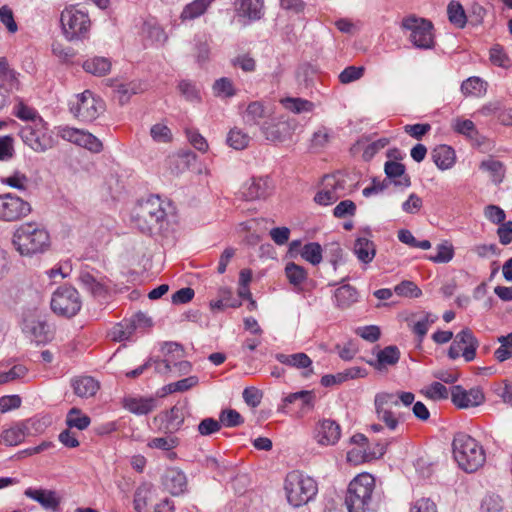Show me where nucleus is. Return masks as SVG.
<instances>
[{
	"instance_id": "52",
	"label": "nucleus",
	"mask_w": 512,
	"mask_h": 512,
	"mask_svg": "<svg viewBox=\"0 0 512 512\" xmlns=\"http://www.w3.org/2000/svg\"><path fill=\"white\" fill-rule=\"evenodd\" d=\"M498 342L500 347L496 349L494 355L499 362H504L512 356V332L498 337Z\"/></svg>"
},
{
	"instance_id": "32",
	"label": "nucleus",
	"mask_w": 512,
	"mask_h": 512,
	"mask_svg": "<svg viewBox=\"0 0 512 512\" xmlns=\"http://www.w3.org/2000/svg\"><path fill=\"white\" fill-rule=\"evenodd\" d=\"M432 160L441 170L450 169L455 163V151L448 145H439L431 153Z\"/></svg>"
},
{
	"instance_id": "31",
	"label": "nucleus",
	"mask_w": 512,
	"mask_h": 512,
	"mask_svg": "<svg viewBox=\"0 0 512 512\" xmlns=\"http://www.w3.org/2000/svg\"><path fill=\"white\" fill-rule=\"evenodd\" d=\"M270 189V182L267 178L252 179L244 188L243 196L246 200L265 198L270 193Z\"/></svg>"
},
{
	"instance_id": "27",
	"label": "nucleus",
	"mask_w": 512,
	"mask_h": 512,
	"mask_svg": "<svg viewBox=\"0 0 512 512\" xmlns=\"http://www.w3.org/2000/svg\"><path fill=\"white\" fill-rule=\"evenodd\" d=\"M19 76L20 74L10 67L5 58H0V83L8 86L11 93H17L22 89Z\"/></svg>"
},
{
	"instance_id": "1",
	"label": "nucleus",
	"mask_w": 512,
	"mask_h": 512,
	"mask_svg": "<svg viewBox=\"0 0 512 512\" xmlns=\"http://www.w3.org/2000/svg\"><path fill=\"white\" fill-rule=\"evenodd\" d=\"M169 203L158 195H151L139 200L131 212V221L134 226L145 234H152L162 229L167 220Z\"/></svg>"
},
{
	"instance_id": "26",
	"label": "nucleus",
	"mask_w": 512,
	"mask_h": 512,
	"mask_svg": "<svg viewBox=\"0 0 512 512\" xmlns=\"http://www.w3.org/2000/svg\"><path fill=\"white\" fill-rule=\"evenodd\" d=\"M153 490L149 484H141L134 493V509L136 512H152Z\"/></svg>"
},
{
	"instance_id": "43",
	"label": "nucleus",
	"mask_w": 512,
	"mask_h": 512,
	"mask_svg": "<svg viewBox=\"0 0 512 512\" xmlns=\"http://www.w3.org/2000/svg\"><path fill=\"white\" fill-rule=\"evenodd\" d=\"M438 317L430 312H422L413 323L412 331L417 335L419 342L426 336L429 327L437 321Z\"/></svg>"
},
{
	"instance_id": "22",
	"label": "nucleus",
	"mask_w": 512,
	"mask_h": 512,
	"mask_svg": "<svg viewBox=\"0 0 512 512\" xmlns=\"http://www.w3.org/2000/svg\"><path fill=\"white\" fill-rule=\"evenodd\" d=\"M341 436L340 425L332 419H322L315 427L314 438L321 446L335 445Z\"/></svg>"
},
{
	"instance_id": "23",
	"label": "nucleus",
	"mask_w": 512,
	"mask_h": 512,
	"mask_svg": "<svg viewBox=\"0 0 512 512\" xmlns=\"http://www.w3.org/2000/svg\"><path fill=\"white\" fill-rule=\"evenodd\" d=\"M79 282L81 287L95 300L100 303L106 301L109 289L103 281L97 279L92 273L89 271H81Z\"/></svg>"
},
{
	"instance_id": "30",
	"label": "nucleus",
	"mask_w": 512,
	"mask_h": 512,
	"mask_svg": "<svg viewBox=\"0 0 512 512\" xmlns=\"http://www.w3.org/2000/svg\"><path fill=\"white\" fill-rule=\"evenodd\" d=\"M479 169L487 173L490 180L496 185L502 183L505 178V165L492 157L483 160L479 165Z\"/></svg>"
},
{
	"instance_id": "54",
	"label": "nucleus",
	"mask_w": 512,
	"mask_h": 512,
	"mask_svg": "<svg viewBox=\"0 0 512 512\" xmlns=\"http://www.w3.org/2000/svg\"><path fill=\"white\" fill-rule=\"evenodd\" d=\"M394 292L398 296L409 297V298H418L422 295L421 290L417 287V285L412 281H402L394 287Z\"/></svg>"
},
{
	"instance_id": "49",
	"label": "nucleus",
	"mask_w": 512,
	"mask_h": 512,
	"mask_svg": "<svg viewBox=\"0 0 512 512\" xmlns=\"http://www.w3.org/2000/svg\"><path fill=\"white\" fill-rule=\"evenodd\" d=\"M250 137L238 128H233L229 131L227 136V143L230 147L236 150H242L249 144Z\"/></svg>"
},
{
	"instance_id": "46",
	"label": "nucleus",
	"mask_w": 512,
	"mask_h": 512,
	"mask_svg": "<svg viewBox=\"0 0 512 512\" xmlns=\"http://www.w3.org/2000/svg\"><path fill=\"white\" fill-rule=\"evenodd\" d=\"M300 255L312 265H318L322 261V247L317 242L307 243L302 247Z\"/></svg>"
},
{
	"instance_id": "24",
	"label": "nucleus",
	"mask_w": 512,
	"mask_h": 512,
	"mask_svg": "<svg viewBox=\"0 0 512 512\" xmlns=\"http://www.w3.org/2000/svg\"><path fill=\"white\" fill-rule=\"evenodd\" d=\"M163 485L172 495H180L187 489V478L178 468H169L163 476Z\"/></svg>"
},
{
	"instance_id": "59",
	"label": "nucleus",
	"mask_w": 512,
	"mask_h": 512,
	"mask_svg": "<svg viewBox=\"0 0 512 512\" xmlns=\"http://www.w3.org/2000/svg\"><path fill=\"white\" fill-rule=\"evenodd\" d=\"M178 89L186 100L195 102L200 100V89L191 81L182 80L178 84Z\"/></svg>"
},
{
	"instance_id": "37",
	"label": "nucleus",
	"mask_w": 512,
	"mask_h": 512,
	"mask_svg": "<svg viewBox=\"0 0 512 512\" xmlns=\"http://www.w3.org/2000/svg\"><path fill=\"white\" fill-rule=\"evenodd\" d=\"M461 92L465 97H483L487 92V82L477 76L469 77L462 82Z\"/></svg>"
},
{
	"instance_id": "6",
	"label": "nucleus",
	"mask_w": 512,
	"mask_h": 512,
	"mask_svg": "<svg viewBox=\"0 0 512 512\" xmlns=\"http://www.w3.org/2000/svg\"><path fill=\"white\" fill-rule=\"evenodd\" d=\"M401 28L415 48L434 49L436 45L434 26L430 20L410 15L402 19Z\"/></svg>"
},
{
	"instance_id": "44",
	"label": "nucleus",
	"mask_w": 512,
	"mask_h": 512,
	"mask_svg": "<svg viewBox=\"0 0 512 512\" xmlns=\"http://www.w3.org/2000/svg\"><path fill=\"white\" fill-rule=\"evenodd\" d=\"M448 19L451 24L458 28H463L467 22V16L465 14L463 6L456 1H451L447 7Z\"/></svg>"
},
{
	"instance_id": "29",
	"label": "nucleus",
	"mask_w": 512,
	"mask_h": 512,
	"mask_svg": "<svg viewBox=\"0 0 512 512\" xmlns=\"http://www.w3.org/2000/svg\"><path fill=\"white\" fill-rule=\"evenodd\" d=\"M333 298L337 308L346 309L358 301V292L355 287L345 284L334 291Z\"/></svg>"
},
{
	"instance_id": "13",
	"label": "nucleus",
	"mask_w": 512,
	"mask_h": 512,
	"mask_svg": "<svg viewBox=\"0 0 512 512\" xmlns=\"http://www.w3.org/2000/svg\"><path fill=\"white\" fill-rule=\"evenodd\" d=\"M479 346L478 340L469 328H465L456 334L448 350L450 359L455 360L463 356L466 362L476 357V350Z\"/></svg>"
},
{
	"instance_id": "17",
	"label": "nucleus",
	"mask_w": 512,
	"mask_h": 512,
	"mask_svg": "<svg viewBox=\"0 0 512 512\" xmlns=\"http://www.w3.org/2000/svg\"><path fill=\"white\" fill-rule=\"evenodd\" d=\"M59 134L62 139L84 147L93 153H99L103 149L102 142L88 131L64 127L60 130Z\"/></svg>"
},
{
	"instance_id": "40",
	"label": "nucleus",
	"mask_w": 512,
	"mask_h": 512,
	"mask_svg": "<svg viewBox=\"0 0 512 512\" xmlns=\"http://www.w3.org/2000/svg\"><path fill=\"white\" fill-rule=\"evenodd\" d=\"M83 69L94 76H105L111 70V61L106 57L95 56L84 61Z\"/></svg>"
},
{
	"instance_id": "42",
	"label": "nucleus",
	"mask_w": 512,
	"mask_h": 512,
	"mask_svg": "<svg viewBox=\"0 0 512 512\" xmlns=\"http://www.w3.org/2000/svg\"><path fill=\"white\" fill-rule=\"evenodd\" d=\"M275 358L278 362L297 369H307L310 368L312 365V360L310 359V357L303 352L290 355L277 353L275 355Z\"/></svg>"
},
{
	"instance_id": "39",
	"label": "nucleus",
	"mask_w": 512,
	"mask_h": 512,
	"mask_svg": "<svg viewBox=\"0 0 512 512\" xmlns=\"http://www.w3.org/2000/svg\"><path fill=\"white\" fill-rule=\"evenodd\" d=\"M353 251L358 260L365 264L370 263L376 254L374 243L365 237L355 240Z\"/></svg>"
},
{
	"instance_id": "14",
	"label": "nucleus",
	"mask_w": 512,
	"mask_h": 512,
	"mask_svg": "<svg viewBox=\"0 0 512 512\" xmlns=\"http://www.w3.org/2000/svg\"><path fill=\"white\" fill-rule=\"evenodd\" d=\"M344 189V181L342 179L336 175H326L323 177L319 190L314 196V201L322 206L331 205L345 195Z\"/></svg>"
},
{
	"instance_id": "4",
	"label": "nucleus",
	"mask_w": 512,
	"mask_h": 512,
	"mask_svg": "<svg viewBox=\"0 0 512 512\" xmlns=\"http://www.w3.org/2000/svg\"><path fill=\"white\" fill-rule=\"evenodd\" d=\"M452 447L454 459L465 472L477 471L486 461V454L482 445L468 434H456Z\"/></svg>"
},
{
	"instance_id": "20",
	"label": "nucleus",
	"mask_w": 512,
	"mask_h": 512,
	"mask_svg": "<svg viewBox=\"0 0 512 512\" xmlns=\"http://www.w3.org/2000/svg\"><path fill=\"white\" fill-rule=\"evenodd\" d=\"M24 495L37 502L44 510L56 512L62 501L61 495L50 489L29 487L24 491Z\"/></svg>"
},
{
	"instance_id": "56",
	"label": "nucleus",
	"mask_w": 512,
	"mask_h": 512,
	"mask_svg": "<svg viewBox=\"0 0 512 512\" xmlns=\"http://www.w3.org/2000/svg\"><path fill=\"white\" fill-rule=\"evenodd\" d=\"M164 358L173 359L172 365L185 356V350L182 345L177 342H165L161 348Z\"/></svg>"
},
{
	"instance_id": "38",
	"label": "nucleus",
	"mask_w": 512,
	"mask_h": 512,
	"mask_svg": "<svg viewBox=\"0 0 512 512\" xmlns=\"http://www.w3.org/2000/svg\"><path fill=\"white\" fill-rule=\"evenodd\" d=\"M285 276L294 289L300 291L308 278V273L304 267L288 262L285 266Z\"/></svg>"
},
{
	"instance_id": "3",
	"label": "nucleus",
	"mask_w": 512,
	"mask_h": 512,
	"mask_svg": "<svg viewBox=\"0 0 512 512\" xmlns=\"http://www.w3.org/2000/svg\"><path fill=\"white\" fill-rule=\"evenodd\" d=\"M15 249L22 256H33L44 253L50 246L49 233L35 222L19 225L12 237Z\"/></svg>"
},
{
	"instance_id": "64",
	"label": "nucleus",
	"mask_w": 512,
	"mask_h": 512,
	"mask_svg": "<svg viewBox=\"0 0 512 512\" xmlns=\"http://www.w3.org/2000/svg\"><path fill=\"white\" fill-rule=\"evenodd\" d=\"M410 512H438L437 506L430 498L415 500L410 507Z\"/></svg>"
},
{
	"instance_id": "12",
	"label": "nucleus",
	"mask_w": 512,
	"mask_h": 512,
	"mask_svg": "<svg viewBox=\"0 0 512 512\" xmlns=\"http://www.w3.org/2000/svg\"><path fill=\"white\" fill-rule=\"evenodd\" d=\"M31 211V204L21 197L13 193L0 195V221H19L27 217Z\"/></svg>"
},
{
	"instance_id": "41",
	"label": "nucleus",
	"mask_w": 512,
	"mask_h": 512,
	"mask_svg": "<svg viewBox=\"0 0 512 512\" xmlns=\"http://www.w3.org/2000/svg\"><path fill=\"white\" fill-rule=\"evenodd\" d=\"M215 0H194L187 4L180 15L182 21L194 20L202 16Z\"/></svg>"
},
{
	"instance_id": "21",
	"label": "nucleus",
	"mask_w": 512,
	"mask_h": 512,
	"mask_svg": "<svg viewBox=\"0 0 512 512\" xmlns=\"http://www.w3.org/2000/svg\"><path fill=\"white\" fill-rule=\"evenodd\" d=\"M451 400L455 406L463 409L481 405L485 400V396L480 388L465 390L457 385L452 387Z\"/></svg>"
},
{
	"instance_id": "8",
	"label": "nucleus",
	"mask_w": 512,
	"mask_h": 512,
	"mask_svg": "<svg viewBox=\"0 0 512 512\" xmlns=\"http://www.w3.org/2000/svg\"><path fill=\"white\" fill-rule=\"evenodd\" d=\"M50 307L56 315L68 319L72 318L81 310V296L72 286L58 287L51 296Z\"/></svg>"
},
{
	"instance_id": "28",
	"label": "nucleus",
	"mask_w": 512,
	"mask_h": 512,
	"mask_svg": "<svg viewBox=\"0 0 512 512\" xmlns=\"http://www.w3.org/2000/svg\"><path fill=\"white\" fill-rule=\"evenodd\" d=\"M400 359V351L397 346L390 345L380 350L377 353V358L374 361H368L376 370H383L387 366L395 365Z\"/></svg>"
},
{
	"instance_id": "25",
	"label": "nucleus",
	"mask_w": 512,
	"mask_h": 512,
	"mask_svg": "<svg viewBox=\"0 0 512 512\" xmlns=\"http://www.w3.org/2000/svg\"><path fill=\"white\" fill-rule=\"evenodd\" d=\"M125 409L136 415H146L156 408V399L153 397H128L123 400Z\"/></svg>"
},
{
	"instance_id": "11",
	"label": "nucleus",
	"mask_w": 512,
	"mask_h": 512,
	"mask_svg": "<svg viewBox=\"0 0 512 512\" xmlns=\"http://www.w3.org/2000/svg\"><path fill=\"white\" fill-rule=\"evenodd\" d=\"M152 326V320L146 314L140 312L130 319H124L113 326L110 336L114 341H126L132 339L134 334H143Z\"/></svg>"
},
{
	"instance_id": "62",
	"label": "nucleus",
	"mask_w": 512,
	"mask_h": 512,
	"mask_svg": "<svg viewBox=\"0 0 512 512\" xmlns=\"http://www.w3.org/2000/svg\"><path fill=\"white\" fill-rule=\"evenodd\" d=\"M452 127L457 133L470 138H473L477 132L474 123L469 119L456 118L452 122Z\"/></svg>"
},
{
	"instance_id": "33",
	"label": "nucleus",
	"mask_w": 512,
	"mask_h": 512,
	"mask_svg": "<svg viewBox=\"0 0 512 512\" xmlns=\"http://www.w3.org/2000/svg\"><path fill=\"white\" fill-rule=\"evenodd\" d=\"M74 393L81 398L92 397L99 389V383L90 376H82L72 381Z\"/></svg>"
},
{
	"instance_id": "16",
	"label": "nucleus",
	"mask_w": 512,
	"mask_h": 512,
	"mask_svg": "<svg viewBox=\"0 0 512 512\" xmlns=\"http://www.w3.org/2000/svg\"><path fill=\"white\" fill-rule=\"evenodd\" d=\"M22 332L38 343L47 342L51 338L49 326L44 317L36 312H29L22 322Z\"/></svg>"
},
{
	"instance_id": "45",
	"label": "nucleus",
	"mask_w": 512,
	"mask_h": 512,
	"mask_svg": "<svg viewBox=\"0 0 512 512\" xmlns=\"http://www.w3.org/2000/svg\"><path fill=\"white\" fill-rule=\"evenodd\" d=\"M90 417L82 414L78 408H71L66 416V424L68 428H76L85 430L90 425Z\"/></svg>"
},
{
	"instance_id": "63",
	"label": "nucleus",
	"mask_w": 512,
	"mask_h": 512,
	"mask_svg": "<svg viewBox=\"0 0 512 512\" xmlns=\"http://www.w3.org/2000/svg\"><path fill=\"white\" fill-rule=\"evenodd\" d=\"M221 425L226 427H237L244 422L239 412L233 409L223 410L219 418Z\"/></svg>"
},
{
	"instance_id": "5",
	"label": "nucleus",
	"mask_w": 512,
	"mask_h": 512,
	"mask_svg": "<svg viewBox=\"0 0 512 512\" xmlns=\"http://www.w3.org/2000/svg\"><path fill=\"white\" fill-rule=\"evenodd\" d=\"M284 489L289 504L300 507L316 496L318 485L312 477L295 470L287 474Z\"/></svg>"
},
{
	"instance_id": "55",
	"label": "nucleus",
	"mask_w": 512,
	"mask_h": 512,
	"mask_svg": "<svg viewBox=\"0 0 512 512\" xmlns=\"http://www.w3.org/2000/svg\"><path fill=\"white\" fill-rule=\"evenodd\" d=\"M1 182L11 188L23 191L28 187L29 179L24 173L16 171L11 175L2 178Z\"/></svg>"
},
{
	"instance_id": "60",
	"label": "nucleus",
	"mask_w": 512,
	"mask_h": 512,
	"mask_svg": "<svg viewBox=\"0 0 512 512\" xmlns=\"http://www.w3.org/2000/svg\"><path fill=\"white\" fill-rule=\"evenodd\" d=\"M493 391L501 398L503 403L512 406V382L509 380H503L494 385Z\"/></svg>"
},
{
	"instance_id": "2",
	"label": "nucleus",
	"mask_w": 512,
	"mask_h": 512,
	"mask_svg": "<svg viewBox=\"0 0 512 512\" xmlns=\"http://www.w3.org/2000/svg\"><path fill=\"white\" fill-rule=\"evenodd\" d=\"M375 479L371 474L361 473L348 485L345 504L348 512H376L380 496L375 492Z\"/></svg>"
},
{
	"instance_id": "47",
	"label": "nucleus",
	"mask_w": 512,
	"mask_h": 512,
	"mask_svg": "<svg viewBox=\"0 0 512 512\" xmlns=\"http://www.w3.org/2000/svg\"><path fill=\"white\" fill-rule=\"evenodd\" d=\"M140 91H142L141 84L135 81L118 84L115 88V93L122 105L127 103L132 95Z\"/></svg>"
},
{
	"instance_id": "36",
	"label": "nucleus",
	"mask_w": 512,
	"mask_h": 512,
	"mask_svg": "<svg viewBox=\"0 0 512 512\" xmlns=\"http://www.w3.org/2000/svg\"><path fill=\"white\" fill-rule=\"evenodd\" d=\"M385 173L389 179H393L394 184L397 186L409 187L411 185L410 177L405 174V166L402 163L386 162Z\"/></svg>"
},
{
	"instance_id": "57",
	"label": "nucleus",
	"mask_w": 512,
	"mask_h": 512,
	"mask_svg": "<svg viewBox=\"0 0 512 512\" xmlns=\"http://www.w3.org/2000/svg\"><path fill=\"white\" fill-rule=\"evenodd\" d=\"M490 61L499 67L509 68L511 66V61L508 55L505 53L502 46L499 44L494 45L490 49Z\"/></svg>"
},
{
	"instance_id": "61",
	"label": "nucleus",
	"mask_w": 512,
	"mask_h": 512,
	"mask_svg": "<svg viewBox=\"0 0 512 512\" xmlns=\"http://www.w3.org/2000/svg\"><path fill=\"white\" fill-rule=\"evenodd\" d=\"M423 393L432 400H442L449 397L448 389L440 382H433L423 390Z\"/></svg>"
},
{
	"instance_id": "50",
	"label": "nucleus",
	"mask_w": 512,
	"mask_h": 512,
	"mask_svg": "<svg viewBox=\"0 0 512 512\" xmlns=\"http://www.w3.org/2000/svg\"><path fill=\"white\" fill-rule=\"evenodd\" d=\"M185 413L183 408L173 406L166 414V425L171 431H177L184 423Z\"/></svg>"
},
{
	"instance_id": "7",
	"label": "nucleus",
	"mask_w": 512,
	"mask_h": 512,
	"mask_svg": "<svg viewBox=\"0 0 512 512\" xmlns=\"http://www.w3.org/2000/svg\"><path fill=\"white\" fill-rule=\"evenodd\" d=\"M61 27L66 39L80 40L88 36L91 21L88 13L70 5L61 12Z\"/></svg>"
},
{
	"instance_id": "34",
	"label": "nucleus",
	"mask_w": 512,
	"mask_h": 512,
	"mask_svg": "<svg viewBox=\"0 0 512 512\" xmlns=\"http://www.w3.org/2000/svg\"><path fill=\"white\" fill-rule=\"evenodd\" d=\"M179 445V439L173 435L155 437L148 441L147 446L151 449H158L167 453L170 460H174L177 454L173 451Z\"/></svg>"
},
{
	"instance_id": "35",
	"label": "nucleus",
	"mask_w": 512,
	"mask_h": 512,
	"mask_svg": "<svg viewBox=\"0 0 512 512\" xmlns=\"http://www.w3.org/2000/svg\"><path fill=\"white\" fill-rule=\"evenodd\" d=\"M315 395L312 391L303 390L287 395L283 402L284 404H293L299 402L300 413L305 414L311 411L314 407Z\"/></svg>"
},
{
	"instance_id": "18",
	"label": "nucleus",
	"mask_w": 512,
	"mask_h": 512,
	"mask_svg": "<svg viewBox=\"0 0 512 512\" xmlns=\"http://www.w3.org/2000/svg\"><path fill=\"white\" fill-rule=\"evenodd\" d=\"M234 11L239 21L250 24L265 14L264 0H234Z\"/></svg>"
},
{
	"instance_id": "9",
	"label": "nucleus",
	"mask_w": 512,
	"mask_h": 512,
	"mask_svg": "<svg viewBox=\"0 0 512 512\" xmlns=\"http://www.w3.org/2000/svg\"><path fill=\"white\" fill-rule=\"evenodd\" d=\"M69 109L80 121L91 122L103 112L104 104L91 91L86 90L70 100Z\"/></svg>"
},
{
	"instance_id": "48",
	"label": "nucleus",
	"mask_w": 512,
	"mask_h": 512,
	"mask_svg": "<svg viewBox=\"0 0 512 512\" xmlns=\"http://www.w3.org/2000/svg\"><path fill=\"white\" fill-rule=\"evenodd\" d=\"M281 103L287 110L294 113L310 112L314 107L312 102L302 98H285Z\"/></svg>"
},
{
	"instance_id": "53",
	"label": "nucleus",
	"mask_w": 512,
	"mask_h": 512,
	"mask_svg": "<svg viewBox=\"0 0 512 512\" xmlns=\"http://www.w3.org/2000/svg\"><path fill=\"white\" fill-rule=\"evenodd\" d=\"M503 508V501L498 495L487 494L481 500V512H502Z\"/></svg>"
},
{
	"instance_id": "51",
	"label": "nucleus",
	"mask_w": 512,
	"mask_h": 512,
	"mask_svg": "<svg viewBox=\"0 0 512 512\" xmlns=\"http://www.w3.org/2000/svg\"><path fill=\"white\" fill-rule=\"evenodd\" d=\"M17 100L16 105L14 106V115L24 121H30V123L35 122L36 119H42L36 110L25 105L18 97L15 98Z\"/></svg>"
},
{
	"instance_id": "58",
	"label": "nucleus",
	"mask_w": 512,
	"mask_h": 512,
	"mask_svg": "<svg viewBox=\"0 0 512 512\" xmlns=\"http://www.w3.org/2000/svg\"><path fill=\"white\" fill-rule=\"evenodd\" d=\"M214 94L218 97H232L235 95V89L229 78L222 77L215 81L213 85Z\"/></svg>"
},
{
	"instance_id": "10",
	"label": "nucleus",
	"mask_w": 512,
	"mask_h": 512,
	"mask_svg": "<svg viewBox=\"0 0 512 512\" xmlns=\"http://www.w3.org/2000/svg\"><path fill=\"white\" fill-rule=\"evenodd\" d=\"M19 136L36 152H44L53 146V137L43 119H36L35 122L24 125L19 131Z\"/></svg>"
},
{
	"instance_id": "19",
	"label": "nucleus",
	"mask_w": 512,
	"mask_h": 512,
	"mask_svg": "<svg viewBox=\"0 0 512 512\" xmlns=\"http://www.w3.org/2000/svg\"><path fill=\"white\" fill-rule=\"evenodd\" d=\"M33 428L35 432L41 433L46 426L44 421L40 419H30L27 421L25 426H14L9 429H6L0 435V442L7 446H16L24 441L26 436V431Z\"/></svg>"
},
{
	"instance_id": "15",
	"label": "nucleus",
	"mask_w": 512,
	"mask_h": 512,
	"mask_svg": "<svg viewBox=\"0 0 512 512\" xmlns=\"http://www.w3.org/2000/svg\"><path fill=\"white\" fill-rule=\"evenodd\" d=\"M393 404H395L394 398L389 396L387 392H380L375 395L374 405L377 419L383 422L390 431H396L402 421L401 416L392 411V408L395 407Z\"/></svg>"
}]
</instances>
